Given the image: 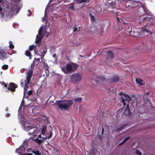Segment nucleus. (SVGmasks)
<instances>
[{
    "instance_id": "nucleus-1",
    "label": "nucleus",
    "mask_w": 155,
    "mask_h": 155,
    "mask_svg": "<svg viewBox=\"0 0 155 155\" xmlns=\"http://www.w3.org/2000/svg\"><path fill=\"white\" fill-rule=\"evenodd\" d=\"M21 119V124L23 126L24 130L26 131H30L28 134L32 135V140L40 144L46 139L47 137L46 134V127H45L40 129L34 128L28 122L25 117H22Z\"/></svg>"
},
{
    "instance_id": "nucleus-2",
    "label": "nucleus",
    "mask_w": 155,
    "mask_h": 155,
    "mask_svg": "<svg viewBox=\"0 0 155 155\" xmlns=\"http://www.w3.org/2000/svg\"><path fill=\"white\" fill-rule=\"evenodd\" d=\"M5 0H0V3L3 4L5 3ZM21 6L20 5H12L11 3H8L5 8L2 9V8L0 6V13L2 15V16L3 17L5 12L6 13V15L8 16L9 14L12 15L18 13L19 10L21 8Z\"/></svg>"
},
{
    "instance_id": "nucleus-3",
    "label": "nucleus",
    "mask_w": 155,
    "mask_h": 155,
    "mask_svg": "<svg viewBox=\"0 0 155 155\" xmlns=\"http://www.w3.org/2000/svg\"><path fill=\"white\" fill-rule=\"evenodd\" d=\"M73 102L71 100H64L59 101L57 103L54 104L58 105V107L61 110H66L69 108L72 104Z\"/></svg>"
},
{
    "instance_id": "nucleus-4",
    "label": "nucleus",
    "mask_w": 155,
    "mask_h": 155,
    "mask_svg": "<svg viewBox=\"0 0 155 155\" xmlns=\"http://www.w3.org/2000/svg\"><path fill=\"white\" fill-rule=\"evenodd\" d=\"M77 67L76 64L73 63H70L66 64L65 67H61V70L65 74L73 71Z\"/></svg>"
},
{
    "instance_id": "nucleus-5",
    "label": "nucleus",
    "mask_w": 155,
    "mask_h": 155,
    "mask_svg": "<svg viewBox=\"0 0 155 155\" xmlns=\"http://www.w3.org/2000/svg\"><path fill=\"white\" fill-rule=\"evenodd\" d=\"M42 26L39 30L38 35L36 36L35 42L36 43L39 42L43 38L44 35L47 37L49 35L48 32L45 31H42Z\"/></svg>"
},
{
    "instance_id": "nucleus-6",
    "label": "nucleus",
    "mask_w": 155,
    "mask_h": 155,
    "mask_svg": "<svg viewBox=\"0 0 155 155\" xmlns=\"http://www.w3.org/2000/svg\"><path fill=\"white\" fill-rule=\"evenodd\" d=\"M121 101L123 103L124 105H126L127 107H128L130 101H131V98L128 95L122 94L120 95Z\"/></svg>"
},
{
    "instance_id": "nucleus-7",
    "label": "nucleus",
    "mask_w": 155,
    "mask_h": 155,
    "mask_svg": "<svg viewBox=\"0 0 155 155\" xmlns=\"http://www.w3.org/2000/svg\"><path fill=\"white\" fill-rule=\"evenodd\" d=\"M26 143V141L25 140L24 142V145L23 146H20V147L16 149V152L18 153L19 154L24 153L26 151V145L25 143Z\"/></svg>"
},
{
    "instance_id": "nucleus-8",
    "label": "nucleus",
    "mask_w": 155,
    "mask_h": 155,
    "mask_svg": "<svg viewBox=\"0 0 155 155\" xmlns=\"http://www.w3.org/2000/svg\"><path fill=\"white\" fill-rule=\"evenodd\" d=\"M81 75L79 74H73L71 77L72 81L75 82H78L81 80Z\"/></svg>"
},
{
    "instance_id": "nucleus-9",
    "label": "nucleus",
    "mask_w": 155,
    "mask_h": 155,
    "mask_svg": "<svg viewBox=\"0 0 155 155\" xmlns=\"http://www.w3.org/2000/svg\"><path fill=\"white\" fill-rule=\"evenodd\" d=\"M95 81L98 84L102 85L103 83L106 81V79L103 76H97L96 78Z\"/></svg>"
},
{
    "instance_id": "nucleus-10",
    "label": "nucleus",
    "mask_w": 155,
    "mask_h": 155,
    "mask_svg": "<svg viewBox=\"0 0 155 155\" xmlns=\"http://www.w3.org/2000/svg\"><path fill=\"white\" fill-rule=\"evenodd\" d=\"M7 57V54L3 50L0 49V59L4 60Z\"/></svg>"
},
{
    "instance_id": "nucleus-11",
    "label": "nucleus",
    "mask_w": 155,
    "mask_h": 155,
    "mask_svg": "<svg viewBox=\"0 0 155 155\" xmlns=\"http://www.w3.org/2000/svg\"><path fill=\"white\" fill-rule=\"evenodd\" d=\"M17 86L13 83H10L9 84V86L8 87V89L10 90L12 92H14L15 89L17 87Z\"/></svg>"
},
{
    "instance_id": "nucleus-12",
    "label": "nucleus",
    "mask_w": 155,
    "mask_h": 155,
    "mask_svg": "<svg viewBox=\"0 0 155 155\" xmlns=\"http://www.w3.org/2000/svg\"><path fill=\"white\" fill-rule=\"evenodd\" d=\"M30 80L27 79L25 81V87H24V94L26 93L27 91V88L28 87V84L30 81Z\"/></svg>"
},
{
    "instance_id": "nucleus-13",
    "label": "nucleus",
    "mask_w": 155,
    "mask_h": 155,
    "mask_svg": "<svg viewBox=\"0 0 155 155\" xmlns=\"http://www.w3.org/2000/svg\"><path fill=\"white\" fill-rule=\"evenodd\" d=\"M91 31L94 33L98 34L99 31L97 28L96 27L92 26L91 27Z\"/></svg>"
},
{
    "instance_id": "nucleus-14",
    "label": "nucleus",
    "mask_w": 155,
    "mask_h": 155,
    "mask_svg": "<svg viewBox=\"0 0 155 155\" xmlns=\"http://www.w3.org/2000/svg\"><path fill=\"white\" fill-rule=\"evenodd\" d=\"M130 35L134 36L135 37H141L142 36H140V35H139V33L137 32L133 31L132 32L131 31H130Z\"/></svg>"
},
{
    "instance_id": "nucleus-15",
    "label": "nucleus",
    "mask_w": 155,
    "mask_h": 155,
    "mask_svg": "<svg viewBox=\"0 0 155 155\" xmlns=\"http://www.w3.org/2000/svg\"><path fill=\"white\" fill-rule=\"evenodd\" d=\"M33 71L31 70L28 71L27 73V79L30 80L32 76Z\"/></svg>"
},
{
    "instance_id": "nucleus-16",
    "label": "nucleus",
    "mask_w": 155,
    "mask_h": 155,
    "mask_svg": "<svg viewBox=\"0 0 155 155\" xmlns=\"http://www.w3.org/2000/svg\"><path fill=\"white\" fill-rule=\"evenodd\" d=\"M136 82L140 85H143L144 84V82L139 78H136Z\"/></svg>"
},
{
    "instance_id": "nucleus-17",
    "label": "nucleus",
    "mask_w": 155,
    "mask_h": 155,
    "mask_svg": "<svg viewBox=\"0 0 155 155\" xmlns=\"http://www.w3.org/2000/svg\"><path fill=\"white\" fill-rule=\"evenodd\" d=\"M141 32L143 34V33L145 34L146 33H150V34H152L150 30H149L148 29H147L141 30Z\"/></svg>"
},
{
    "instance_id": "nucleus-18",
    "label": "nucleus",
    "mask_w": 155,
    "mask_h": 155,
    "mask_svg": "<svg viewBox=\"0 0 155 155\" xmlns=\"http://www.w3.org/2000/svg\"><path fill=\"white\" fill-rule=\"evenodd\" d=\"M74 2L77 3H79L82 2H89V0H75Z\"/></svg>"
},
{
    "instance_id": "nucleus-19",
    "label": "nucleus",
    "mask_w": 155,
    "mask_h": 155,
    "mask_svg": "<svg viewBox=\"0 0 155 155\" xmlns=\"http://www.w3.org/2000/svg\"><path fill=\"white\" fill-rule=\"evenodd\" d=\"M47 52V50L46 49H45L43 51L41 52L40 53L41 54V59L42 61H43L42 58L44 57L45 55L46 54Z\"/></svg>"
},
{
    "instance_id": "nucleus-20",
    "label": "nucleus",
    "mask_w": 155,
    "mask_h": 155,
    "mask_svg": "<svg viewBox=\"0 0 155 155\" xmlns=\"http://www.w3.org/2000/svg\"><path fill=\"white\" fill-rule=\"evenodd\" d=\"M31 52L29 51H26L25 52V54L27 56L29 57V59H31Z\"/></svg>"
},
{
    "instance_id": "nucleus-21",
    "label": "nucleus",
    "mask_w": 155,
    "mask_h": 155,
    "mask_svg": "<svg viewBox=\"0 0 155 155\" xmlns=\"http://www.w3.org/2000/svg\"><path fill=\"white\" fill-rule=\"evenodd\" d=\"M32 153L36 155H40L41 154L40 151L38 150H33Z\"/></svg>"
},
{
    "instance_id": "nucleus-22",
    "label": "nucleus",
    "mask_w": 155,
    "mask_h": 155,
    "mask_svg": "<svg viewBox=\"0 0 155 155\" xmlns=\"http://www.w3.org/2000/svg\"><path fill=\"white\" fill-rule=\"evenodd\" d=\"M102 10V9L100 6H98L96 8V12L98 13Z\"/></svg>"
},
{
    "instance_id": "nucleus-23",
    "label": "nucleus",
    "mask_w": 155,
    "mask_h": 155,
    "mask_svg": "<svg viewBox=\"0 0 155 155\" xmlns=\"http://www.w3.org/2000/svg\"><path fill=\"white\" fill-rule=\"evenodd\" d=\"M9 43V48H11V49H13L14 48V46L12 44V42L11 41H10Z\"/></svg>"
},
{
    "instance_id": "nucleus-24",
    "label": "nucleus",
    "mask_w": 155,
    "mask_h": 155,
    "mask_svg": "<svg viewBox=\"0 0 155 155\" xmlns=\"http://www.w3.org/2000/svg\"><path fill=\"white\" fill-rule=\"evenodd\" d=\"M119 80V78L117 76H115L113 78V81H116Z\"/></svg>"
},
{
    "instance_id": "nucleus-25",
    "label": "nucleus",
    "mask_w": 155,
    "mask_h": 155,
    "mask_svg": "<svg viewBox=\"0 0 155 155\" xmlns=\"http://www.w3.org/2000/svg\"><path fill=\"white\" fill-rule=\"evenodd\" d=\"M80 27H75L74 28L73 31H78L80 28Z\"/></svg>"
},
{
    "instance_id": "nucleus-26",
    "label": "nucleus",
    "mask_w": 155,
    "mask_h": 155,
    "mask_svg": "<svg viewBox=\"0 0 155 155\" xmlns=\"http://www.w3.org/2000/svg\"><path fill=\"white\" fill-rule=\"evenodd\" d=\"M8 66L7 65H4L2 67V68L3 70H6L8 69Z\"/></svg>"
},
{
    "instance_id": "nucleus-27",
    "label": "nucleus",
    "mask_w": 155,
    "mask_h": 155,
    "mask_svg": "<svg viewBox=\"0 0 155 155\" xmlns=\"http://www.w3.org/2000/svg\"><path fill=\"white\" fill-rule=\"evenodd\" d=\"M35 47L34 45H30L29 47V49L30 51H31L34 49Z\"/></svg>"
},
{
    "instance_id": "nucleus-28",
    "label": "nucleus",
    "mask_w": 155,
    "mask_h": 155,
    "mask_svg": "<svg viewBox=\"0 0 155 155\" xmlns=\"http://www.w3.org/2000/svg\"><path fill=\"white\" fill-rule=\"evenodd\" d=\"M130 113V112L129 110H127L125 111V114L126 115H129Z\"/></svg>"
},
{
    "instance_id": "nucleus-29",
    "label": "nucleus",
    "mask_w": 155,
    "mask_h": 155,
    "mask_svg": "<svg viewBox=\"0 0 155 155\" xmlns=\"http://www.w3.org/2000/svg\"><path fill=\"white\" fill-rule=\"evenodd\" d=\"M74 100L76 101H77L78 102L81 101L82 100V99L81 98H76L74 99Z\"/></svg>"
},
{
    "instance_id": "nucleus-30",
    "label": "nucleus",
    "mask_w": 155,
    "mask_h": 155,
    "mask_svg": "<svg viewBox=\"0 0 155 155\" xmlns=\"http://www.w3.org/2000/svg\"><path fill=\"white\" fill-rule=\"evenodd\" d=\"M130 138V137H127L122 142H124V143L126 142Z\"/></svg>"
},
{
    "instance_id": "nucleus-31",
    "label": "nucleus",
    "mask_w": 155,
    "mask_h": 155,
    "mask_svg": "<svg viewBox=\"0 0 155 155\" xmlns=\"http://www.w3.org/2000/svg\"><path fill=\"white\" fill-rule=\"evenodd\" d=\"M136 153L139 155H141L142 153L138 150H136Z\"/></svg>"
},
{
    "instance_id": "nucleus-32",
    "label": "nucleus",
    "mask_w": 155,
    "mask_h": 155,
    "mask_svg": "<svg viewBox=\"0 0 155 155\" xmlns=\"http://www.w3.org/2000/svg\"><path fill=\"white\" fill-rule=\"evenodd\" d=\"M28 14H27V15L28 16H30L31 15V12L30 10H28Z\"/></svg>"
},
{
    "instance_id": "nucleus-33",
    "label": "nucleus",
    "mask_w": 155,
    "mask_h": 155,
    "mask_svg": "<svg viewBox=\"0 0 155 155\" xmlns=\"http://www.w3.org/2000/svg\"><path fill=\"white\" fill-rule=\"evenodd\" d=\"M56 54H54L52 55V57L54 58L55 61H56L57 58L56 57Z\"/></svg>"
},
{
    "instance_id": "nucleus-34",
    "label": "nucleus",
    "mask_w": 155,
    "mask_h": 155,
    "mask_svg": "<svg viewBox=\"0 0 155 155\" xmlns=\"http://www.w3.org/2000/svg\"><path fill=\"white\" fill-rule=\"evenodd\" d=\"M74 5L73 4H71L70 5V6L69 7V8L71 9H73L74 8Z\"/></svg>"
},
{
    "instance_id": "nucleus-35",
    "label": "nucleus",
    "mask_w": 155,
    "mask_h": 155,
    "mask_svg": "<svg viewBox=\"0 0 155 155\" xmlns=\"http://www.w3.org/2000/svg\"><path fill=\"white\" fill-rule=\"evenodd\" d=\"M32 93V91L31 90L29 91L28 92V95H31Z\"/></svg>"
},
{
    "instance_id": "nucleus-36",
    "label": "nucleus",
    "mask_w": 155,
    "mask_h": 155,
    "mask_svg": "<svg viewBox=\"0 0 155 155\" xmlns=\"http://www.w3.org/2000/svg\"><path fill=\"white\" fill-rule=\"evenodd\" d=\"M90 16H91V17L92 19V20L93 21H94V16L91 15H90Z\"/></svg>"
},
{
    "instance_id": "nucleus-37",
    "label": "nucleus",
    "mask_w": 155,
    "mask_h": 155,
    "mask_svg": "<svg viewBox=\"0 0 155 155\" xmlns=\"http://www.w3.org/2000/svg\"><path fill=\"white\" fill-rule=\"evenodd\" d=\"M123 128V127H120V128H118L116 130V132H118V131L120 130H121V129H122Z\"/></svg>"
},
{
    "instance_id": "nucleus-38",
    "label": "nucleus",
    "mask_w": 155,
    "mask_h": 155,
    "mask_svg": "<svg viewBox=\"0 0 155 155\" xmlns=\"http://www.w3.org/2000/svg\"><path fill=\"white\" fill-rule=\"evenodd\" d=\"M148 94V92H147L146 93V95H145V94L144 96V97L145 98H147V95Z\"/></svg>"
},
{
    "instance_id": "nucleus-39",
    "label": "nucleus",
    "mask_w": 155,
    "mask_h": 155,
    "mask_svg": "<svg viewBox=\"0 0 155 155\" xmlns=\"http://www.w3.org/2000/svg\"><path fill=\"white\" fill-rule=\"evenodd\" d=\"M1 84L2 85H4V87H6V84H5V83L4 82H2L1 83Z\"/></svg>"
},
{
    "instance_id": "nucleus-40",
    "label": "nucleus",
    "mask_w": 155,
    "mask_h": 155,
    "mask_svg": "<svg viewBox=\"0 0 155 155\" xmlns=\"http://www.w3.org/2000/svg\"><path fill=\"white\" fill-rule=\"evenodd\" d=\"M50 133H51L50 134L49 136H48V139H50L51 137V135H52V133L51 132H50Z\"/></svg>"
},
{
    "instance_id": "nucleus-41",
    "label": "nucleus",
    "mask_w": 155,
    "mask_h": 155,
    "mask_svg": "<svg viewBox=\"0 0 155 155\" xmlns=\"http://www.w3.org/2000/svg\"><path fill=\"white\" fill-rule=\"evenodd\" d=\"M10 116V114H6V116L7 117H9Z\"/></svg>"
},
{
    "instance_id": "nucleus-42",
    "label": "nucleus",
    "mask_w": 155,
    "mask_h": 155,
    "mask_svg": "<svg viewBox=\"0 0 155 155\" xmlns=\"http://www.w3.org/2000/svg\"><path fill=\"white\" fill-rule=\"evenodd\" d=\"M111 58H113V54L111 53Z\"/></svg>"
},
{
    "instance_id": "nucleus-43",
    "label": "nucleus",
    "mask_w": 155,
    "mask_h": 155,
    "mask_svg": "<svg viewBox=\"0 0 155 155\" xmlns=\"http://www.w3.org/2000/svg\"><path fill=\"white\" fill-rule=\"evenodd\" d=\"M124 143V142H122L121 143H120L119 144V145H121L123 143Z\"/></svg>"
},
{
    "instance_id": "nucleus-44",
    "label": "nucleus",
    "mask_w": 155,
    "mask_h": 155,
    "mask_svg": "<svg viewBox=\"0 0 155 155\" xmlns=\"http://www.w3.org/2000/svg\"><path fill=\"white\" fill-rule=\"evenodd\" d=\"M45 20V18H42V20L43 21H44Z\"/></svg>"
},
{
    "instance_id": "nucleus-45",
    "label": "nucleus",
    "mask_w": 155,
    "mask_h": 155,
    "mask_svg": "<svg viewBox=\"0 0 155 155\" xmlns=\"http://www.w3.org/2000/svg\"><path fill=\"white\" fill-rule=\"evenodd\" d=\"M27 155H33L31 153H28V154H27Z\"/></svg>"
},
{
    "instance_id": "nucleus-46",
    "label": "nucleus",
    "mask_w": 155,
    "mask_h": 155,
    "mask_svg": "<svg viewBox=\"0 0 155 155\" xmlns=\"http://www.w3.org/2000/svg\"><path fill=\"white\" fill-rule=\"evenodd\" d=\"M21 85L22 86H23V83H21Z\"/></svg>"
},
{
    "instance_id": "nucleus-47",
    "label": "nucleus",
    "mask_w": 155,
    "mask_h": 155,
    "mask_svg": "<svg viewBox=\"0 0 155 155\" xmlns=\"http://www.w3.org/2000/svg\"><path fill=\"white\" fill-rule=\"evenodd\" d=\"M103 128H102V133L103 134Z\"/></svg>"
},
{
    "instance_id": "nucleus-48",
    "label": "nucleus",
    "mask_w": 155,
    "mask_h": 155,
    "mask_svg": "<svg viewBox=\"0 0 155 155\" xmlns=\"http://www.w3.org/2000/svg\"><path fill=\"white\" fill-rule=\"evenodd\" d=\"M146 18H144V17H143V19H146Z\"/></svg>"
},
{
    "instance_id": "nucleus-49",
    "label": "nucleus",
    "mask_w": 155,
    "mask_h": 155,
    "mask_svg": "<svg viewBox=\"0 0 155 155\" xmlns=\"http://www.w3.org/2000/svg\"><path fill=\"white\" fill-rule=\"evenodd\" d=\"M14 25H15V24H13V27H14L15 28H16V27H14Z\"/></svg>"
},
{
    "instance_id": "nucleus-50",
    "label": "nucleus",
    "mask_w": 155,
    "mask_h": 155,
    "mask_svg": "<svg viewBox=\"0 0 155 155\" xmlns=\"http://www.w3.org/2000/svg\"><path fill=\"white\" fill-rule=\"evenodd\" d=\"M6 110L7 111L8 110V109H7V108H6Z\"/></svg>"
},
{
    "instance_id": "nucleus-51",
    "label": "nucleus",
    "mask_w": 155,
    "mask_h": 155,
    "mask_svg": "<svg viewBox=\"0 0 155 155\" xmlns=\"http://www.w3.org/2000/svg\"><path fill=\"white\" fill-rule=\"evenodd\" d=\"M119 21H120V20H119V19H118Z\"/></svg>"
}]
</instances>
